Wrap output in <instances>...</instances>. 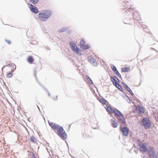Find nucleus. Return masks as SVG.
<instances>
[{"label": "nucleus", "instance_id": "1", "mask_svg": "<svg viewBox=\"0 0 158 158\" xmlns=\"http://www.w3.org/2000/svg\"><path fill=\"white\" fill-rule=\"evenodd\" d=\"M48 123L52 129L55 131L57 134L62 139H67V135L62 127L53 122L48 121Z\"/></svg>", "mask_w": 158, "mask_h": 158}, {"label": "nucleus", "instance_id": "2", "mask_svg": "<svg viewBox=\"0 0 158 158\" xmlns=\"http://www.w3.org/2000/svg\"><path fill=\"white\" fill-rule=\"evenodd\" d=\"M51 15L50 11H44L38 14L37 19L40 21H45L51 16Z\"/></svg>", "mask_w": 158, "mask_h": 158}, {"label": "nucleus", "instance_id": "3", "mask_svg": "<svg viewBox=\"0 0 158 158\" xmlns=\"http://www.w3.org/2000/svg\"><path fill=\"white\" fill-rule=\"evenodd\" d=\"M110 79L113 85L118 89L121 91L123 90L122 87L118 83L119 81L115 76H114L113 77L111 76L110 77Z\"/></svg>", "mask_w": 158, "mask_h": 158}, {"label": "nucleus", "instance_id": "4", "mask_svg": "<svg viewBox=\"0 0 158 158\" xmlns=\"http://www.w3.org/2000/svg\"><path fill=\"white\" fill-rule=\"evenodd\" d=\"M142 124L146 129L149 128L151 125V122L148 118H144L142 120Z\"/></svg>", "mask_w": 158, "mask_h": 158}, {"label": "nucleus", "instance_id": "5", "mask_svg": "<svg viewBox=\"0 0 158 158\" xmlns=\"http://www.w3.org/2000/svg\"><path fill=\"white\" fill-rule=\"evenodd\" d=\"M148 153L150 158H157L155 154V152L154 148L152 147H150L148 148Z\"/></svg>", "mask_w": 158, "mask_h": 158}, {"label": "nucleus", "instance_id": "6", "mask_svg": "<svg viewBox=\"0 0 158 158\" xmlns=\"http://www.w3.org/2000/svg\"><path fill=\"white\" fill-rule=\"evenodd\" d=\"M85 41L81 40L80 42V45L81 50H85L88 49L90 48V46L89 44H85Z\"/></svg>", "mask_w": 158, "mask_h": 158}, {"label": "nucleus", "instance_id": "7", "mask_svg": "<svg viewBox=\"0 0 158 158\" xmlns=\"http://www.w3.org/2000/svg\"><path fill=\"white\" fill-rule=\"evenodd\" d=\"M138 109L140 113H144V110L143 107L140 105H139L138 107L137 106H135L133 110V112L134 113L137 112V110Z\"/></svg>", "mask_w": 158, "mask_h": 158}, {"label": "nucleus", "instance_id": "8", "mask_svg": "<svg viewBox=\"0 0 158 158\" xmlns=\"http://www.w3.org/2000/svg\"><path fill=\"white\" fill-rule=\"evenodd\" d=\"M140 151L144 153L146 152L147 151V148L146 145L144 143H141L139 144Z\"/></svg>", "mask_w": 158, "mask_h": 158}, {"label": "nucleus", "instance_id": "9", "mask_svg": "<svg viewBox=\"0 0 158 158\" xmlns=\"http://www.w3.org/2000/svg\"><path fill=\"white\" fill-rule=\"evenodd\" d=\"M120 131L124 136H127L128 135L129 129L127 127H122L120 128Z\"/></svg>", "mask_w": 158, "mask_h": 158}, {"label": "nucleus", "instance_id": "10", "mask_svg": "<svg viewBox=\"0 0 158 158\" xmlns=\"http://www.w3.org/2000/svg\"><path fill=\"white\" fill-rule=\"evenodd\" d=\"M29 7L30 8L31 10L33 13L35 14H37L38 12V10L37 7L31 4H29Z\"/></svg>", "mask_w": 158, "mask_h": 158}, {"label": "nucleus", "instance_id": "11", "mask_svg": "<svg viewBox=\"0 0 158 158\" xmlns=\"http://www.w3.org/2000/svg\"><path fill=\"white\" fill-rule=\"evenodd\" d=\"M70 44L71 46V48L72 49L76 52H78V49L75 43L71 41L70 43Z\"/></svg>", "mask_w": 158, "mask_h": 158}, {"label": "nucleus", "instance_id": "12", "mask_svg": "<svg viewBox=\"0 0 158 158\" xmlns=\"http://www.w3.org/2000/svg\"><path fill=\"white\" fill-rule=\"evenodd\" d=\"M118 121L122 124H124L125 123V119L123 115L121 114L119 116H118Z\"/></svg>", "mask_w": 158, "mask_h": 158}, {"label": "nucleus", "instance_id": "13", "mask_svg": "<svg viewBox=\"0 0 158 158\" xmlns=\"http://www.w3.org/2000/svg\"><path fill=\"white\" fill-rule=\"evenodd\" d=\"M113 113L115 114L114 116L116 118H117L118 116H119L120 115L122 114L121 112L116 108L114 109Z\"/></svg>", "mask_w": 158, "mask_h": 158}, {"label": "nucleus", "instance_id": "14", "mask_svg": "<svg viewBox=\"0 0 158 158\" xmlns=\"http://www.w3.org/2000/svg\"><path fill=\"white\" fill-rule=\"evenodd\" d=\"M97 99L98 100L103 104L106 105L107 103H108L107 101L103 98L98 97Z\"/></svg>", "mask_w": 158, "mask_h": 158}, {"label": "nucleus", "instance_id": "15", "mask_svg": "<svg viewBox=\"0 0 158 158\" xmlns=\"http://www.w3.org/2000/svg\"><path fill=\"white\" fill-rule=\"evenodd\" d=\"M106 110V111L108 113H109L110 114H113V113L114 109H113L111 108V107L110 106V105H109V106H107Z\"/></svg>", "mask_w": 158, "mask_h": 158}, {"label": "nucleus", "instance_id": "16", "mask_svg": "<svg viewBox=\"0 0 158 158\" xmlns=\"http://www.w3.org/2000/svg\"><path fill=\"white\" fill-rule=\"evenodd\" d=\"M111 122L112 123V126L114 128H116L118 127V124L114 120L111 119L110 120Z\"/></svg>", "mask_w": 158, "mask_h": 158}, {"label": "nucleus", "instance_id": "17", "mask_svg": "<svg viewBox=\"0 0 158 158\" xmlns=\"http://www.w3.org/2000/svg\"><path fill=\"white\" fill-rule=\"evenodd\" d=\"M27 61L29 63L32 64L33 63L34 60L32 56H29L27 58Z\"/></svg>", "mask_w": 158, "mask_h": 158}, {"label": "nucleus", "instance_id": "18", "mask_svg": "<svg viewBox=\"0 0 158 158\" xmlns=\"http://www.w3.org/2000/svg\"><path fill=\"white\" fill-rule=\"evenodd\" d=\"M85 78L87 80V82H88L90 84H93V82L92 80L90 78L89 76H86L85 77Z\"/></svg>", "mask_w": 158, "mask_h": 158}, {"label": "nucleus", "instance_id": "19", "mask_svg": "<svg viewBox=\"0 0 158 158\" xmlns=\"http://www.w3.org/2000/svg\"><path fill=\"white\" fill-rule=\"evenodd\" d=\"M130 70V68L129 67L127 68H123L121 69V71L122 72H128Z\"/></svg>", "mask_w": 158, "mask_h": 158}, {"label": "nucleus", "instance_id": "20", "mask_svg": "<svg viewBox=\"0 0 158 158\" xmlns=\"http://www.w3.org/2000/svg\"><path fill=\"white\" fill-rule=\"evenodd\" d=\"M126 89L128 91V92L132 96H133L134 95V94L132 91L131 89L128 86H127L126 87Z\"/></svg>", "mask_w": 158, "mask_h": 158}, {"label": "nucleus", "instance_id": "21", "mask_svg": "<svg viewBox=\"0 0 158 158\" xmlns=\"http://www.w3.org/2000/svg\"><path fill=\"white\" fill-rule=\"evenodd\" d=\"M112 70L116 73L118 71L117 70L116 67L114 65H112L111 66Z\"/></svg>", "mask_w": 158, "mask_h": 158}, {"label": "nucleus", "instance_id": "22", "mask_svg": "<svg viewBox=\"0 0 158 158\" xmlns=\"http://www.w3.org/2000/svg\"><path fill=\"white\" fill-rule=\"evenodd\" d=\"M30 2L34 4H35L38 2L39 0H30Z\"/></svg>", "mask_w": 158, "mask_h": 158}, {"label": "nucleus", "instance_id": "23", "mask_svg": "<svg viewBox=\"0 0 158 158\" xmlns=\"http://www.w3.org/2000/svg\"><path fill=\"white\" fill-rule=\"evenodd\" d=\"M12 73H10L7 74L6 77L8 78H10L12 76Z\"/></svg>", "mask_w": 158, "mask_h": 158}, {"label": "nucleus", "instance_id": "24", "mask_svg": "<svg viewBox=\"0 0 158 158\" xmlns=\"http://www.w3.org/2000/svg\"><path fill=\"white\" fill-rule=\"evenodd\" d=\"M30 140L31 141L35 142L36 139L33 136L30 138Z\"/></svg>", "mask_w": 158, "mask_h": 158}, {"label": "nucleus", "instance_id": "25", "mask_svg": "<svg viewBox=\"0 0 158 158\" xmlns=\"http://www.w3.org/2000/svg\"><path fill=\"white\" fill-rule=\"evenodd\" d=\"M88 60L89 61L92 62L94 63L96 61V60L94 59H93L91 57H90L88 58Z\"/></svg>", "mask_w": 158, "mask_h": 158}, {"label": "nucleus", "instance_id": "26", "mask_svg": "<svg viewBox=\"0 0 158 158\" xmlns=\"http://www.w3.org/2000/svg\"><path fill=\"white\" fill-rule=\"evenodd\" d=\"M30 155L31 156V158H36V156L32 152L31 153Z\"/></svg>", "mask_w": 158, "mask_h": 158}, {"label": "nucleus", "instance_id": "27", "mask_svg": "<svg viewBox=\"0 0 158 158\" xmlns=\"http://www.w3.org/2000/svg\"><path fill=\"white\" fill-rule=\"evenodd\" d=\"M5 41L7 42L8 44H11V42L10 40L7 39L5 40Z\"/></svg>", "mask_w": 158, "mask_h": 158}, {"label": "nucleus", "instance_id": "28", "mask_svg": "<svg viewBox=\"0 0 158 158\" xmlns=\"http://www.w3.org/2000/svg\"><path fill=\"white\" fill-rule=\"evenodd\" d=\"M117 75V76H118L119 77L121 78V76L120 74V73H119L118 72V71L117 72L115 73Z\"/></svg>", "mask_w": 158, "mask_h": 158}, {"label": "nucleus", "instance_id": "29", "mask_svg": "<svg viewBox=\"0 0 158 158\" xmlns=\"http://www.w3.org/2000/svg\"><path fill=\"white\" fill-rule=\"evenodd\" d=\"M157 156H158V151L157 152Z\"/></svg>", "mask_w": 158, "mask_h": 158}]
</instances>
